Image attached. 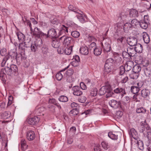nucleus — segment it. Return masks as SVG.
Wrapping results in <instances>:
<instances>
[{
  "mask_svg": "<svg viewBox=\"0 0 151 151\" xmlns=\"http://www.w3.org/2000/svg\"><path fill=\"white\" fill-rule=\"evenodd\" d=\"M17 52L15 51L10 50L7 53L6 56L4 57L2 60L1 63V66L4 67L5 65L6 61L10 58L13 60H15L16 56L17 55Z\"/></svg>",
  "mask_w": 151,
  "mask_h": 151,
  "instance_id": "f257e3e1",
  "label": "nucleus"
},
{
  "mask_svg": "<svg viewBox=\"0 0 151 151\" xmlns=\"http://www.w3.org/2000/svg\"><path fill=\"white\" fill-rule=\"evenodd\" d=\"M103 86L106 92V98H109L114 94V93L112 92V88L111 86L108 81L106 82L104 86Z\"/></svg>",
  "mask_w": 151,
  "mask_h": 151,
  "instance_id": "f03ea898",
  "label": "nucleus"
},
{
  "mask_svg": "<svg viewBox=\"0 0 151 151\" xmlns=\"http://www.w3.org/2000/svg\"><path fill=\"white\" fill-rule=\"evenodd\" d=\"M45 38L48 37L56 38L58 36H57V33L55 29L53 28L50 29L48 31L47 34H45Z\"/></svg>",
  "mask_w": 151,
  "mask_h": 151,
  "instance_id": "7ed1b4c3",
  "label": "nucleus"
},
{
  "mask_svg": "<svg viewBox=\"0 0 151 151\" xmlns=\"http://www.w3.org/2000/svg\"><path fill=\"white\" fill-rule=\"evenodd\" d=\"M109 104L111 107L115 109L119 108V107L121 106L120 101H117L114 99L109 101Z\"/></svg>",
  "mask_w": 151,
  "mask_h": 151,
  "instance_id": "20e7f679",
  "label": "nucleus"
},
{
  "mask_svg": "<svg viewBox=\"0 0 151 151\" xmlns=\"http://www.w3.org/2000/svg\"><path fill=\"white\" fill-rule=\"evenodd\" d=\"M113 92L114 93L120 95L122 98L123 97L124 95L126 94V92L124 87H119L114 89Z\"/></svg>",
  "mask_w": 151,
  "mask_h": 151,
  "instance_id": "39448f33",
  "label": "nucleus"
},
{
  "mask_svg": "<svg viewBox=\"0 0 151 151\" xmlns=\"http://www.w3.org/2000/svg\"><path fill=\"white\" fill-rule=\"evenodd\" d=\"M63 40V45L68 46L72 43L73 40L72 37L64 35L63 36L60 38V40Z\"/></svg>",
  "mask_w": 151,
  "mask_h": 151,
  "instance_id": "423d86ee",
  "label": "nucleus"
},
{
  "mask_svg": "<svg viewBox=\"0 0 151 151\" xmlns=\"http://www.w3.org/2000/svg\"><path fill=\"white\" fill-rule=\"evenodd\" d=\"M44 35L45 34L40 31L38 28L36 27L34 28L33 35L35 37L44 38Z\"/></svg>",
  "mask_w": 151,
  "mask_h": 151,
  "instance_id": "0eeeda50",
  "label": "nucleus"
},
{
  "mask_svg": "<svg viewBox=\"0 0 151 151\" xmlns=\"http://www.w3.org/2000/svg\"><path fill=\"white\" fill-rule=\"evenodd\" d=\"M73 91V94L76 96H80L83 93V92L81 90V88L78 86H75L72 88Z\"/></svg>",
  "mask_w": 151,
  "mask_h": 151,
  "instance_id": "6e6552de",
  "label": "nucleus"
},
{
  "mask_svg": "<svg viewBox=\"0 0 151 151\" xmlns=\"http://www.w3.org/2000/svg\"><path fill=\"white\" fill-rule=\"evenodd\" d=\"M40 120V118L37 116H35L34 117L29 118L27 122L29 124L34 125L37 124Z\"/></svg>",
  "mask_w": 151,
  "mask_h": 151,
  "instance_id": "1a4fd4ad",
  "label": "nucleus"
},
{
  "mask_svg": "<svg viewBox=\"0 0 151 151\" xmlns=\"http://www.w3.org/2000/svg\"><path fill=\"white\" fill-rule=\"evenodd\" d=\"M127 41L128 44L131 46H135L137 44V40L134 37H129Z\"/></svg>",
  "mask_w": 151,
  "mask_h": 151,
  "instance_id": "9d476101",
  "label": "nucleus"
},
{
  "mask_svg": "<svg viewBox=\"0 0 151 151\" xmlns=\"http://www.w3.org/2000/svg\"><path fill=\"white\" fill-rule=\"evenodd\" d=\"M134 65V63L132 60L127 61L124 66L126 71L128 72L130 70Z\"/></svg>",
  "mask_w": 151,
  "mask_h": 151,
  "instance_id": "9b49d317",
  "label": "nucleus"
},
{
  "mask_svg": "<svg viewBox=\"0 0 151 151\" xmlns=\"http://www.w3.org/2000/svg\"><path fill=\"white\" fill-rule=\"evenodd\" d=\"M80 59L78 55H76L73 57V61L71 62V65L74 67H77L79 65Z\"/></svg>",
  "mask_w": 151,
  "mask_h": 151,
  "instance_id": "f8f14e48",
  "label": "nucleus"
},
{
  "mask_svg": "<svg viewBox=\"0 0 151 151\" xmlns=\"http://www.w3.org/2000/svg\"><path fill=\"white\" fill-rule=\"evenodd\" d=\"M27 138L29 141L33 140L35 137V134L34 131L29 130L27 133Z\"/></svg>",
  "mask_w": 151,
  "mask_h": 151,
  "instance_id": "ddd939ff",
  "label": "nucleus"
},
{
  "mask_svg": "<svg viewBox=\"0 0 151 151\" xmlns=\"http://www.w3.org/2000/svg\"><path fill=\"white\" fill-rule=\"evenodd\" d=\"M80 53L84 55H87L89 53L88 48L86 46H82L81 47L79 50Z\"/></svg>",
  "mask_w": 151,
  "mask_h": 151,
  "instance_id": "4468645a",
  "label": "nucleus"
},
{
  "mask_svg": "<svg viewBox=\"0 0 151 151\" xmlns=\"http://www.w3.org/2000/svg\"><path fill=\"white\" fill-rule=\"evenodd\" d=\"M139 16L138 11L135 9H132L129 12V16L131 17L136 18Z\"/></svg>",
  "mask_w": 151,
  "mask_h": 151,
  "instance_id": "2eb2a0df",
  "label": "nucleus"
},
{
  "mask_svg": "<svg viewBox=\"0 0 151 151\" xmlns=\"http://www.w3.org/2000/svg\"><path fill=\"white\" fill-rule=\"evenodd\" d=\"M132 28L133 27L130 23H126L123 26L124 30L126 32H128L129 30H131Z\"/></svg>",
  "mask_w": 151,
  "mask_h": 151,
  "instance_id": "dca6fc26",
  "label": "nucleus"
},
{
  "mask_svg": "<svg viewBox=\"0 0 151 151\" xmlns=\"http://www.w3.org/2000/svg\"><path fill=\"white\" fill-rule=\"evenodd\" d=\"M129 134L131 135L132 137L135 140H137V139H139L138 136V134L136 130L133 128H132L130 129V132H129Z\"/></svg>",
  "mask_w": 151,
  "mask_h": 151,
  "instance_id": "f3484780",
  "label": "nucleus"
},
{
  "mask_svg": "<svg viewBox=\"0 0 151 151\" xmlns=\"http://www.w3.org/2000/svg\"><path fill=\"white\" fill-rule=\"evenodd\" d=\"M127 51L128 52L129 57L132 59V57H133L136 54V52L134 48L128 47L127 49Z\"/></svg>",
  "mask_w": 151,
  "mask_h": 151,
  "instance_id": "a211bd4d",
  "label": "nucleus"
},
{
  "mask_svg": "<svg viewBox=\"0 0 151 151\" xmlns=\"http://www.w3.org/2000/svg\"><path fill=\"white\" fill-rule=\"evenodd\" d=\"M70 105L71 107L73 109L71 110L70 112L73 115L77 114V113H74V112L75 111H77V108L78 107V104L75 102H73Z\"/></svg>",
  "mask_w": 151,
  "mask_h": 151,
  "instance_id": "6ab92c4d",
  "label": "nucleus"
},
{
  "mask_svg": "<svg viewBox=\"0 0 151 151\" xmlns=\"http://www.w3.org/2000/svg\"><path fill=\"white\" fill-rule=\"evenodd\" d=\"M15 58V60H16L17 63H20L22 61V60H24L26 58V57L23 56L21 53H19L18 54L17 53Z\"/></svg>",
  "mask_w": 151,
  "mask_h": 151,
  "instance_id": "aec40b11",
  "label": "nucleus"
},
{
  "mask_svg": "<svg viewBox=\"0 0 151 151\" xmlns=\"http://www.w3.org/2000/svg\"><path fill=\"white\" fill-rule=\"evenodd\" d=\"M68 32V27L65 25H62L61 26L59 32V35H60L63 33L66 34Z\"/></svg>",
  "mask_w": 151,
  "mask_h": 151,
  "instance_id": "412c9836",
  "label": "nucleus"
},
{
  "mask_svg": "<svg viewBox=\"0 0 151 151\" xmlns=\"http://www.w3.org/2000/svg\"><path fill=\"white\" fill-rule=\"evenodd\" d=\"M9 66L12 71V74L14 73V76H17L18 74V68L17 66L14 64L9 65Z\"/></svg>",
  "mask_w": 151,
  "mask_h": 151,
  "instance_id": "4be33fe9",
  "label": "nucleus"
},
{
  "mask_svg": "<svg viewBox=\"0 0 151 151\" xmlns=\"http://www.w3.org/2000/svg\"><path fill=\"white\" fill-rule=\"evenodd\" d=\"M51 44L53 47L58 48L60 46V40L55 39L52 40Z\"/></svg>",
  "mask_w": 151,
  "mask_h": 151,
  "instance_id": "5701e85b",
  "label": "nucleus"
},
{
  "mask_svg": "<svg viewBox=\"0 0 151 151\" xmlns=\"http://www.w3.org/2000/svg\"><path fill=\"white\" fill-rule=\"evenodd\" d=\"M3 69L5 71L6 74L8 76H11L13 74L12 71L11 70V68L9 65H8L7 66H6Z\"/></svg>",
  "mask_w": 151,
  "mask_h": 151,
  "instance_id": "b1692460",
  "label": "nucleus"
},
{
  "mask_svg": "<svg viewBox=\"0 0 151 151\" xmlns=\"http://www.w3.org/2000/svg\"><path fill=\"white\" fill-rule=\"evenodd\" d=\"M104 51L107 52H109L111 50L110 45L107 42L105 43L104 45L102 44Z\"/></svg>",
  "mask_w": 151,
  "mask_h": 151,
  "instance_id": "393cba45",
  "label": "nucleus"
},
{
  "mask_svg": "<svg viewBox=\"0 0 151 151\" xmlns=\"http://www.w3.org/2000/svg\"><path fill=\"white\" fill-rule=\"evenodd\" d=\"M134 49L136 52L141 53L142 51L143 47L141 44L138 43L135 46Z\"/></svg>",
  "mask_w": 151,
  "mask_h": 151,
  "instance_id": "a878e982",
  "label": "nucleus"
},
{
  "mask_svg": "<svg viewBox=\"0 0 151 151\" xmlns=\"http://www.w3.org/2000/svg\"><path fill=\"white\" fill-rule=\"evenodd\" d=\"M143 38L144 41L145 43L148 44L150 42V36L147 32H144Z\"/></svg>",
  "mask_w": 151,
  "mask_h": 151,
  "instance_id": "bb28decb",
  "label": "nucleus"
},
{
  "mask_svg": "<svg viewBox=\"0 0 151 151\" xmlns=\"http://www.w3.org/2000/svg\"><path fill=\"white\" fill-rule=\"evenodd\" d=\"M141 66L139 64L135 65H134L132 69L133 72L136 73H139L141 70Z\"/></svg>",
  "mask_w": 151,
  "mask_h": 151,
  "instance_id": "cd10ccee",
  "label": "nucleus"
},
{
  "mask_svg": "<svg viewBox=\"0 0 151 151\" xmlns=\"http://www.w3.org/2000/svg\"><path fill=\"white\" fill-rule=\"evenodd\" d=\"M148 24L147 22L142 20L140 21L139 25L142 29H146L147 28Z\"/></svg>",
  "mask_w": 151,
  "mask_h": 151,
  "instance_id": "c85d7f7f",
  "label": "nucleus"
},
{
  "mask_svg": "<svg viewBox=\"0 0 151 151\" xmlns=\"http://www.w3.org/2000/svg\"><path fill=\"white\" fill-rule=\"evenodd\" d=\"M150 92L148 90L146 89H143L141 92V95L143 97L146 98L149 96Z\"/></svg>",
  "mask_w": 151,
  "mask_h": 151,
  "instance_id": "c756f323",
  "label": "nucleus"
},
{
  "mask_svg": "<svg viewBox=\"0 0 151 151\" xmlns=\"http://www.w3.org/2000/svg\"><path fill=\"white\" fill-rule=\"evenodd\" d=\"M137 143L139 149L141 150H143L144 149V143L142 141L137 139Z\"/></svg>",
  "mask_w": 151,
  "mask_h": 151,
  "instance_id": "7c9ffc66",
  "label": "nucleus"
},
{
  "mask_svg": "<svg viewBox=\"0 0 151 151\" xmlns=\"http://www.w3.org/2000/svg\"><path fill=\"white\" fill-rule=\"evenodd\" d=\"M133 97V99L136 100V102H139L140 100H142V96L139 93H137L135 94Z\"/></svg>",
  "mask_w": 151,
  "mask_h": 151,
  "instance_id": "2f4dec72",
  "label": "nucleus"
},
{
  "mask_svg": "<svg viewBox=\"0 0 151 151\" xmlns=\"http://www.w3.org/2000/svg\"><path fill=\"white\" fill-rule=\"evenodd\" d=\"M93 51V53L96 56L99 55L101 53L102 50L100 48L95 47Z\"/></svg>",
  "mask_w": 151,
  "mask_h": 151,
  "instance_id": "473e14b6",
  "label": "nucleus"
},
{
  "mask_svg": "<svg viewBox=\"0 0 151 151\" xmlns=\"http://www.w3.org/2000/svg\"><path fill=\"white\" fill-rule=\"evenodd\" d=\"M127 14L126 12H122L119 14V17L123 21L127 20Z\"/></svg>",
  "mask_w": 151,
  "mask_h": 151,
  "instance_id": "72a5a7b5",
  "label": "nucleus"
},
{
  "mask_svg": "<svg viewBox=\"0 0 151 151\" xmlns=\"http://www.w3.org/2000/svg\"><path fill=\"white\" fill-rule=\"evenodd\" d=\"M140 21H139L136 19H133L131 21V24L132 27L135 28L137 26L139 25Z\"/></svg>",
  "mask_w": 151,
  "mask_h": 151,
  "instance_id": "f704fd0d",
  "label": "nucleus"
},
{
  "mask_svg": "<svg viewBox=\"0 0 151 151\" xmlns=\"http://www.w3.org/2000/svg\"><path fill=\"white\" fill-rule=\"evenodd\" d=\"M139 89L136 86H133L131 87V91L134 94H135L138 93L139 91Z\"/></svg>",
  "mask_w": 151,
  "mask_h": 151,
  "instance_id": "c9c22d12",
  "label": "nucleus"
},
{
  "mask_svg": "<svg viewBox=\"0 0 151 151\" xmlns=\"http://www.w3.org/2000/svg\"><path fill=\"white\" fill-rule=\"evenodd\" d=\"M68 98L66 96L62 95L58 98V100L60 102H66L68 101Z\"/></svg>",
  "mask_w": 151,
  "mask_h": 151,
  "instance_id": "e433bc0d",
  "label": "nucleus"
},
{
  "mask_svg": "<svg viewBox=\"0 0 151 151\" xmlns=\"http://www.w3.org/2000/svg\"><path fill=\"white\" fill-rule=\"evenodd\" d=\"M17 35L20 42H23L24 40L25 36L21 32L17 33Z\"/></svg>",
  "mask_w": 151,
  "mask_h": 151,
  "instance_id": "4c0bfd02",
  "label": "nucleus"
},
{
  "mask_svg": "<svg viewBox=\"0 0 151 151\" xmlns=\"http://www.w3.org/2000/svg\"><path fill=\"white\" fill-rule=\"evenodd\" d=\"M48 49L45 45L43 46L41 48L42 52L43 55L45 56L48 52Z\"/></svg>",
  "mask_w": 151,
  "mask_h": 151,
  "instance_id": "58836bf2",
  "label": "nucleus"
},
{
  "mask_svg": "<svg viewBox=\"0 0 151 151\" xmlns=\"http://www.w3.org/2000/svg\"><path fill=\"white\" fill-rule=\"evenodd\" d=\"M34 43L38 49L41 47L42 45V41L41 39H40L39 40H36L35 42H34Z\"/></svg>",
  "mask_w": 151,
  "mask_h": 151,
  "instance_id": "ea45409f",
  "label": "nucleus"
},
{
  "mask_svg": "<svg viewBox=\"0 0 151 151\" xmlns=\"http://www.w3.org/2000/svg\"><path fill=\"white\" fill-rule=\"evenodd\" d=\"M108 136L113 140H115L118 139V135L113 134L112 132H109L108 133Z\"/></svg>",
  "mask_w": 151,
  "mask_h": 151,
  "instance_id": "a19ab883",
  "label": "nucleus"
},
{
  "mask_svg": "<svg viewBox=\"0 0 151 151\" xmlns=\"http://www.w3.org/2000/svg\"><path fill=\"white\" fill-rule=\"evenodd\" d=\"M146 109L143 107H141L139 108H137L136 110V112L138 113H142L145 114L146 113Z\"/></svg>",
  "mask_w": 151,
  "mask_h": 151,
  "instance_id": "79ce46f5",
  "label": "nucleus"
},
{
  "mask_svg": "<svg viewBox=\"0 0 151 151\" xmlns=\"http://www.w3.org/2000/svg\"><path fill=\"white\" fill-rule=\"evenodd\" d=\"M98 93V90L96 88L91 89L90 92L91 95L93 96H95Z\"/></svg>",
  "mask_w": 151,
  "mask_h": 151,
  "instance_id": "37998d69",
  "label": "nucleus"
},
{
  "mask_svg": "<svg viewBox=\"0 0 151 151\" xmlns=\"http://www.w3.org/2000/svg\"><path fill=\"white\" fill-rule=\"evenodd\" d=\"M11 115L10 112L9 111H6L2 114V116L4 119H7L10 117Z\"/></svg>",
  "mask_w": 151,
  "mask_h": 151,
  "instance_id": "c03bdc74",
  "label": "nucleus"
},
{
  "mask_svg": "<svg viewBox=\"0 0 151 151\" xmlns=\"http://www.w3.org/2000/svg\"><path fill=\"white\" fill-rule=\"evenodd\" d=\"M145 2L143 4V6L145 8V10H146L147 9L148 10H149V8L150 7V2H149L148 1L144 0Z\"/></svg>",
  "mask_w": 151,
  "mask_h": 151,
  "instance_id": "a18cd8bd",
  "label": "nucleus"
},
{
  "mask_svg": "<svg viewBox=\"0 0 151 151\" xmlns=\"http://www.w3.org/2000/svg\"><path fill=\"white\" fill-rule=\"evenodd\" d=\"M111 66L108 65V64H105L104 65V71L108 73L111 71Z\"/></svg>",
  "mask_w": 151,
  "mask_h": 151,
  "instance_id": "49530a36",
  "label": "nucleus"
},
{
  "mask_svg": "<svg viewBox=\"0 0 151 151\" xmlns=\"http://www.w3.org/2000/svg\"><path fill=\"white\" fill-rule=\"evenodd\" d=\"M71 35L74 38H78L80 36V33L77 31H74L71 32Z\"/></svg>",
  "mask_w": 151,
  "mask_h": 151,
  "instance_id": "de8ad7c7",
  "label": "nucleus"
},
{
  "mask_svg": "<svg viewBox=\"0 0 151 151\" xmlns=\"http://www.w3.org/2000/svg\"><path fill=\"white\" fill-rule=\"evenodd\" d=\"M119 73L120 75H123L126 71L125 68L124 66L123 65L121 66L119 68Z\"/></svg>",
  "mask_w": 151,
  "mask_h": 151,
  "instance_id": "09e8293b",
  "label": "nucleus"
},
{
  "mask_svg": "<svg viewBox=\"0 0 151 151\" xmlns=\"http://www.w3.org/2000/svg\"><path fill=\"white\" fill-rule=\"evenodd\" d=\"M72 46L70 47L69 48H67L64 50L65 53L68 55H69L71 54L72 52Z\"/></svg>",
  "mask_w": 151,
  "mask_h": 151,
  "instance_id": "8fccbe9b",
  "label": "nucleus"
},
{
  "mask_svg": "<svg viewBox=\"0 0 151 151\" xmlns=\"http://www.w3.org/2000/svg\"><path fill=\"white\" fill-rule=\"evenodd\" d=\"M77 17L79 20L82 23H83L85 22V19L83 16L81 14H78Z\"/></svg>",
  "mask_w": 151,
  "mask_h": 151,
  "instance_id": "3c124183",
  "label": "nucleus"
},
{
  "mask_svg": "<svg viewBox=\"0 0 151 151\" xmlns=\"http://www.w3.org/2000/svg\"><path fill=\"white\" fill-rule=\"evenodd\" d=\"M25 42H22L20 43L18 47L19 49H21L22 51H24L25 47Z\"/></svg>",
  "mask_w": 151,
  "mask_h": 151,
  "instance_id": "603ef678",
  "label": "nucleus"
},
{
  "mask_svg": "<svg viewBox=\"0 0 151 151\" xmlns=\"http://www.w3.org/2000/svg\"><path fill=\"white\" fill-rule=\"evenodd\" d=\"M113 62L114 60L112 58H109L106 60L105 64H108L112 66Z\"/></svg>",
  "mask_w": 151,
  "mask_h": 151,
  "instance_id": "864d4df0",
  "label": "nucleus"
},
{
  "mask_svg": "<svg viewBox=\"0 0 151 151\" xmlns=\"http://www.w3.org/2000/svg\"><path fill=\"white\" fill-rule=\"evenodd\" d=\"M7 50L6 48H2L0 50V55L2 56H5L6 55Z\"/></svg>",
  "mask_w": 151,
  "mask_h": 151,
  "instance_id": "5fc2aeb1",
  "label": "nucleus"
},
{
  "mask_svg": "<svg viewBox=\"0 0 151 151\" xmlns=\"http://www.w3.org/2000/svg\"><path fill=\"white\" fill-rule=\"evenodd\" d=\"M106 93V91H105L103 86H102L99 90V94L100 96H102Z\"/></svg>",
  "mask_w": 151,
  "mask_h": 151,
  "instance_id": "6e6d98bb",
  "label": "nucleus"
},
{
  "mask_svg": "<svg viewBox=\"0 0 151 151\" xmlns=\"http://www.w3.org/2000/svg\"><path fill=\"white\" fill-rule=\"evenodd\" d=\"M102 147L105 150H107L109 148L108 143L105 141L102 142L101 144Z\"/></svg>",
  "mask_w": 151,
  "mask_h": 151,
  "instance_id": "4d7b16f0",
  "label": "nucleus"
},
{
  "mask_svg": "<svg viewBox=\"0 0 151 151\" xmlns=\"http://www.w3.org/2000/svg\"><path fill=\"white\" fill-rule=\"evenodd\" d=\"M55 77L58 81H60L63 78V75L61 73L59 72L56 75Z\"/></svg>",
  "mask_w": 151,
  "mask_h": 151,
  "instance_id": "13d9d810",
  "label": "nucleus"
},
{
  "mask_svg": "<svg viewBox=\"0 0 151 151\" xmlns=\"http://www.w3.org/2000/svg\"><path fill=\"white\" fill-rule=\"evenodd\" d=\"M143 20H144L145 22H147L148 24H150V19L149 18V17L148 15H147L144 16V17Z\"/></svg>",
  "mask_w": 151,
  "mask_h": 151,
  "instance_id": "bf43d9fd",
  "label": "nucleus"
},
{
  "mask_svg": "<svg viewBox=\"0 0 151 151\" xmlns=\"http://www.w3.org/2000/svg\"><path fill=\"white\" fill-rule=\"evenodd\" d=\"M120 103L121 106L119 107V108H121L122 109L124 108L125 107H127V103L124 101H120Z\"/></svg>",
  "mask_w": 151,
  "mask_h": 151,
  "instance_id": "052dcab7",
  "label": "nucleus"
},
{
  "mask_svg": "<svg viewBox=\"0 0 151 151\" xmlns=\"http://www.w3.org/2000/svg\"><path fill=\"white\" fill-rule=\"evenodd\" d=\"M21 145L22 149H23L27 147L26 141L25 139H22L21 141Z\"/></svg>",
  "mask_w": 151,
  "mask_h": 151,
  "instance_id": "680f3d73",
  "label": "nucleus"
},
{
  "mask_svg": "<svg viewBox=\"0 0 151 151\" xmlns=\"http://www.w3.org/2000/svg\"><path fill=\"white\" fill-rule=\"evenodd\" d=\"M139 132L141 133H142L145 130V127L143 123H142L140 127H139Z\"/></svg>",
  "mask_w": 151,
  "mask_h": 151,
  "instance_id": "e2e57ef3",
  "label": "nucleus"
},
{
  "mask_svg": "<svg viewBox=\"0 0 151 151\" xmlns=\"http://www.w3.org/2000/svg\"><path fill=\"white\" fill-rule=\"evenodd\" d=\"M86 98L85 96H82L78 99V101L81 103H85L86 100Z\"/></svg>",
  "mask_w": 151,
  "mask_h": 151,
  "instance_id": "0e129e2a",
  "label": "nucleus"
},
{
  "mask_svg": "<svg viewBox=\"0 0 151 151\" xmlns=\"http://www.w3.org/2000/svg\"><path fill=\"white\" fill-rule=\"evenodd\" d=\"M149 61L148 60L143 59L142 62V63L140 64H142L144 67H147L149 64Z\"/></svg>",
  "mask_w": 151,
  "mask_h": 151,
  "instance_id": "69168bd1",
  "label": "nucleus"
},
{
  "mask_svg": "<svg viewBox=\"0 0 151 151\" xmlns=\"http://www.w3.org/2000/svg\"><path fill=\"white\" fill-rule=\"evenodd\" d=\"M30 47L32 51L33 52H35L36 50L38 49L34 43L33 44L32 43Z\"/></svg>",
  "mask_w": 151,
  "mask_h": 151,
  "instance_id": "338daca9",
  "label": "nucleus"
},
{
  "mask_svg": "<svg viewBox=\"0 0 151 151\" xmlns=\"http://www.w3.org/2000/svg\"><path fill=\"white\" fill-rule=\"evenodd\" d=\"M74 73V70L72 69H69L66 72V73L69 76H71Z\"/></svg>",
  "mask_w": 151,
  "mask_h": 151,
  "instance_id": "774afa93",
  "label": "nucleus"
}]
</instances>
